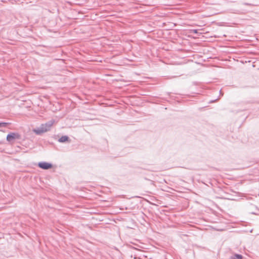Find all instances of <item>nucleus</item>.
<instances>
[{
  "mask_svg": "<svg viewBox=\"0 0 259 259\" xmlns=\"http://www.w3.org/2000/svg\"><path fill=\"white\" fill-rule=\"evenodd\" d=\"M58 142L60 143H64L66 142H68L69 143L70 142L71 140L67 136H63L61 138L58 139Z\"/></svg>",
  "mask_w": 259,
  "mask_h": 259,
  "instance_id": "4",
  "label": "nucleus"
},
{
  "mask_svg": "<svg viewBox=\"0 0 259 259\" xmlns=\"http://www.w3.org/2000/svg\"><path fill=\"white\" fill-rule=\"evenodd\" d=\"M38 166L39 168L45 170L50 169L53 167L51 163L47 162H40L38 163Z\"/></svg>",
  "mask_w": 259,
  "mask_h": 259,
  "instance_id": "3",
  "label": "nucleus"
},
{
  "mask_svg": "<svg viewBox=\"0 0 259 259\" xmlns=\"http://www.w3.org/2000/svg\"><path fill=\"white\" fill-rule=\"evenodd\" d=\"M21 136L17 133H10L7 136V140L11 142L15 139H20Z\"/></svg>",
  "mask_w": 259,
  "mask_h": 259,
  "instance_id": "2",
  "label": "nucleus"
},
{
  "mask_svg": "<svg viewBox=\"0 0 259 259\" xmlns=\"http://www.w3.org/2000/svg\"><path fill=\"white\" fill-rule=\"evenodd\" d=\"M10 124V123H8V122H0V127H6L8 126V125Z\"/></svg>",
  "mask_w": 259,
  "mask_h": 259,
  "instance_id": "5",
  "label": "nucleus"
},
{
  "mask_svg": "<svg viewBox=\"0 0 259 259\" xmlns=\"http://www.w3.org/2000/svg\"><path fill=\"white\" fill-rule=\"evenodd\" d=\"M191 31L194 33H198V30L197 29H191Z\"/></svg>",
  "mask_w": 259,
  "mask_h": 259,
  "instance_id": "6",
  "label": "nucleus"
},
{
  "mask_svg": "<svg viewBox=\"0 0 259 259\" xmlns=\"http://www.w3.org/2000/svg\"><path fill=\"white\" fill-rule=\"evenodd\" d=\"M244 5H247V6L250 5V4H249V3H244Z\"/></svg>",
  "mask_w": 259,
  "mask_h": 259,
  "instance_id": "7",
  "label": "nucleus"
},
{
  "mask_svg": "<svg viewBox=\"0 0 259 259\" xmlns=\"http://www.w3.org/2000/svg\"><path fill=\"white\" fill-rule=\"evenodd\" d=\"M54 122V120H50L45 124H42L40 127H38L36 129H34L33 132L36 135H40L42 133H44L50 130L51 127L53 125Z\"/></svg>",
  "mask_w": 259,
  "mask_h": 259,
  "instance_id": "1",
  "label": "nucleus"
}]
</instances>
